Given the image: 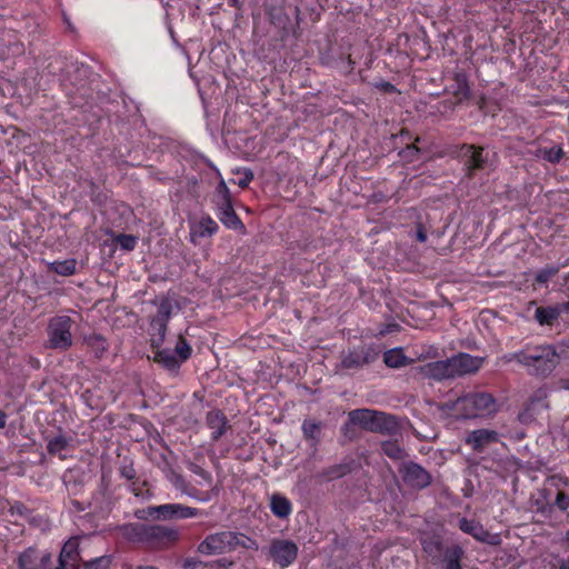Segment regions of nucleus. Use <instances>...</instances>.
Segmentation results:
<instances>
[{
  "label": "nucleus",
  "instance_id": "obj_8",
  "mask_svg": "<svg viewBox=\"0 0 569 569\" xmlns=\"http://www.w3.org/2000/svg\"><path fill=\"white\" fill-rule=\"evenodd\" d=\"M547 396L546 389L536 390L518 413V420L523 425L531 423L538 415L548 408Z\"/></svg>",
  "mask_w": 569,
  "mask_h": 569
},
{
  "label": "nucleus",
  "instance_id": "obj_22",
  "mask_svg": "<svg viewBox=\"0 0 569 569\" xmlns=\"http://www.w3.org/2000/svg\"><path fill=\"white\" fill-rule=\"evenodd\" d=\"M220 221L230 229L240 230L242 233L246 232L244 224L237 216L236 211L232 208V203H226L224 206H220Z\"/></svg>",
  "mask_w": 569,
  "mask_h": 569
},
{
  "label": "nucleus",
  "instance_id": "obj_36",
  "mask_svg": "<svg viewBox=\"0 0 569 569\" xmlns=\"http://www.w3.org/2000/svg\"><path fill=\"white\" fill-rule=\"evenodd\" d=\"M173 352L176 356H179L178 359L181 360V363L191 356V347L182 336L179 337V341Z\"/></svg>",
  "mask_w": 569,
  "mask_h": 569
},
{
  "label": "nucleus",
  "instance_id": "obj_5",
  "mask_svg": "<svg viewBox=\"0 0 569 569\" xmlns=\"http://www.w3.org/2000/svg\"><path fill=\"white\" fill-rule=\"evenodd\" d=\"M461 157L463 158L466 176L470 179L476 171L483 170L488 166V157L483 154V147L465 143L461 146Z\"/></svg>",
  "mask_w": 569,
  "mask_h": 569
},
{
  "label": "nucleus",
  "instance_id": "obj_64",
  "mask_svg": "<svg viewBox=\"0 0 569 569\" xmlns=\"http://www.w3.org/2000/svg\"><path fill=\"white\" fill-rule=\"evenodd\" d=\"M567 541L569 543V531L567 532Z\"/></svg>",
  "mask_w": 569,
  "mask_h": 569
},
{
  "label": "nucleus",
  "instance_id": "obj_48",
  "mask_svg": "<svg viewBox=\"0 0 569 569\" xmlns=\"http://www.w3.org/2000/svg\"><path fill=\"white\" fill-rule=\"evenodd\" d=\"M253 179V173L251 170H247L244 172V177L238 181V186L242 189L247 188L250 181Z\"/></svg>",
  "mask_w": 569,
  "mask_h": 569
},
{
  "label": "nucleus",
  "instance_id": "obj_55",
  "mask_svg": "<svg viewBox=\"0 0 569 569\" xmlns=\"http://www.w3.org/2000/svg\"><path fill=\"white\" fill-rule=\"evenodd\" d=\"M230 7L239 9L241 7L240 0H228Z\"/></svg>",
  "mask_w": 569,
  "mask_h": 569
},
{
  "label": "nucleus",
  "instance_id": "obj_62",
  "mask_svg": "<svg viewBox=\"0 0 569 569\" xmlns=\"http://www.w3.org/2000/svg\"><path fill=\"white\" fill-rule=\"evenodd\" d=\"M77 508L80 509V510L84 509L82 506H80V503L78 501H77Z\"/></svg>",
  "mask_w": 569,
  "mask_h": 569
},
{
  "label": "nucleus",
  "instance_id": "obj_30",
  "mask_svg": "<svg viewBox=\"0 0 569 569\" xmlns=\"http://www.w3.org/2000/svg\"><path fill=\"white\" fill-rule=\"evenodd\" d=\"M166 476H167V479L170 481V483H172V486H174L180 491L181 495H188V496L194 495L189 489V486L187 485V482L184 481L182 476L177 473L174 470L169 469L167 471Z\"/></svg>",
  "mask_w": 569,
  "mask_h": 569
},
{
  "label": "nucleus",
  "instance_id": "obj_27",
  "mask_svg": "<svg viewBox=\"0 0 569 569\" xmlns=\"http://www.w3.org/2000/svg\"><path fill=\"white\" fill-rule=\"evenodd\" d=\"M383 362L389 368H401L410 362L400 348L388 350L383 355Z\"/></svg>",
  "mask_w": 569,
  "mask_h": 569
},
{
  "label": "nucleus",
  "instance_id": "obj_21",
  "mask_svg": "<svg viewBox=\"0 0 569 569\" xmlns=\"http://www.w3.org/2000/svg\"><path fill=\"white\" fill-rule=\"evenodd\" d=\"M355 468L356 461L353 459H345L340 463L323 469L321 477L328 481L336 480L349 475Z\"/></svg>",
  "mask_w": 569,
  "mask_h": 569
},
{
  "label": "nucleus",
  "instance_id": "obj_14",
  "mask_svg": "<svg viewBox=\"0 0 569 569\" xmlns=\"http://www.w3.org/2000/svg\"><path fill=\"white\" fill-rule=\"evenodd\" d=\"M79 537L70 538L62 547L57 569H79Z\"/></svg>",
  "mask_w": 569,
  "mask_h": 569
},
{
  "label": "nucleus",
  "instance_id": "obj_49",
  "mask_svg": "<svg viewBox=\"0 0 569 569\" xmlns=\"http://www.w3.org/2000/svg\"><path fill=\"white\" fill-rule=\"evenodd\" d=\"M562 154H563V152H562L561 149H558L556 151L555 150H550L548 152V157L547 158L551 162H558L561 159Z\"/></svg>",
  "mask_w": 569,
  "mask_h": 569
},
{
  "label": "nucleus",
  "instance_id": "obj_4",
  "mask_svg": "<svg viewBox=\"0 0 569 569\" xmlns=\"http://www.w3.org/2000/svg\"><path fill=\"white\" fill-rule=\"evenodd\" d=\"M72 320L69 316H57L48 325L49 343L53 349L67 350L72 345Z\"/></svg>",
  "mask_w": 569,
  "mask_h": 569
},
{
  "label": "nucleus",
  "instance_id": "obj_24",
  "mask_svg": "<svg viewBox=\"0 0 569 569\" xmlns=\"http://www.w3.org/2000/svg\"><path fill=\"white\" fill-rule=\"evenodd\" d=\"M453 81L452 94L456 98V102L453 104L468 100L470 98V88L467 76L462 72L455 73Z\"/></svg>",
  "mask_w": 569,
  "mask_h": 569
},
{
  "label": "nucleus",
  "instance_id": "obj_52",
  "mask_svg": "<svg viewBox=\"0 0 569 569\" xmlns=\"http://www.w3.org/2000/svg\"><path fill=\"white\" fill-rule=\"evenodd\" d=\"M555 506L560 509L561 511L566 510L569 506V500H565V499H561V500H556L555 501Z\"/></svg>",
  "mask_w": 569,
  "mask_h": 569
},
{
  "label": "nucleus",
  "instance_id": "obj_56",
  "mask_svg": "<svg viewBox=\"0 0 569 569\" xmlns=\"http://www.w3.org/2000/svg\"><path fill=\"white\" fill-rule=\"evenodd\" d=\"M560 387H561L562 389L569 390V378H567V379H561V380H560Z\"/></svg>",
  "mask_w": 569,
  "mask_h": 569
},
{
  "label": "nucleus",
  "instance_id": "obj_39",
  "mask_svg": "<svg viewBox=\"0 0 569 569\" xmlns=\"http://www.w3.org/2000/svg\"><path fill=\"white\" fill-rule=\"evenodd\" d=\"M116 241L124 250H133L137 244V238L126 233L119 234Z\"/></svg>",
  "mask_w": 569,
  "mask_h": 569
},
{
  "label": "nucleus",
  "instance_id": "obj_41",
  "mask_svg": "<svg viewBox=\"0 0 569 569\" xmlns=\"http://www.w3.org/2000/svg\"><path fill=\"white\" fill-rule=\"evenodd\" d=\"M420 152V149L416 146V144H407L406 148H403L400 152H399V156L411 162V161H415L418 159V154Z\"/></svg>",
  "mask_w": 569,
  "mask_h": 569
},
{
  "label": "nucleus",
  "instance_id": "obj_32",
  "mask_svg": "<svg viewBox=\"0 0 569 569\" xmlns=\"http://www.w3.org/2000/svg\"><path fill=\"white\" fill-rule=\"evenodd\" d=\"M70 446V440L62 435H59L49 440L47 450L50 455H57L66 450Z\"/></svg>",
  "mask_w": 569,
  "mask_h": 569
},
{
  "label": "nucleus",
  "instance_id": "obj_26",
  "mask_svg": "<svg viewBox=\"0 0 569 569\" xmlns=\"http://www.w3.org/2000/svg\"><path fill=\"white\" fill-rule=\"evenodd\" d=\"M218 230V223L210 217L202 218L199 223L192 228L191 238L194 241L196 237L204 238L212 236Z\"/></svg>",
  "mask_w": 569,
  "mask_h": 569
},
{
  "label": "nucleus",
  "instance_id": "obj_15",
  "mask_svg": "<svg viewBox=\"0 0 569 569\" xmlns=\"http://www.w3.org/2000/svg\"><path fill=\"white\" fill-rule=\"evenodd\" d=\"M498 441L499 433L489 429H477L470 431L466 437V443L476 452H482L489 445Z\"/></svg>",
  "mask_w": 569,
  "mask_h": 569
},
{
  "label": "nucleus",
  "instance_id": "obj_17",
  "mask_svg": "<svg viewBox=\"0 0 569 569\" xmlns=\"http://www.w3.org/2000/svg\"><path fill=\"white\" fill-rule=\"evenodd\" d=\"M50 560V553L43 552L39 555L36 549L29 548L19 556L18 567L19 569H41Z\"/></svg>",
  "mask_w": 569,
  "mask_h": 569
},
{
  "label": "nucleus",
  "instance_id": "obj_42",
  "mask_svg": "<svg viewBox=\"0 0 569 569\" xmlns=\"http://www.w3.org/2000/svg\"><path fill=\"white\" fill-rule=\"evenodd\" d=\"M217 194L221 198L220 206H224L227 202L231 203L230 192L224 181H220L217 186Z\"/></svg>",
  "mask_w": 569,
  "mask_h": 569
},
{
  "label": "nucleus",
  "instance_id": "obj_7",
  "mask_svg": "<svg viewBox=\"0 0 569 569\" xmlns=\"http://www.w3.org/2000/svg\"><path fill=\"white\" fill-rule=\"evenodd\" d=\"M378 355L373 348L361 346L341 353V367L345 369H359L365 365L373 362Z\"/></svg>",
  "mask_w": 569,
  "mask_h": 569
},
{
  "label": "nucleus",
  "instance_id": "obj_12",
  "mask_svg": "<svg viewBox=\"0 0 569 569\" xmlns=\"http://www.w3.org/2000/svg\"><path fill=\"white\" fill-rule=\"evenodd\" d=\"M298 547L292 541L274 540L270 547V556L281 568L290 566L297 558Z\"/></svg>",
  "mask_w": 569,
  "mask_h": 569
},
{
  "label": "nucleus",
  "instance_id": "obj_61",
  "mask_svg": "<svg viewBox=\"0 0 569 569\" xmlns=\"http://www.w3.org/2000/svg\"><path fill=\"white\" fill-rule=\"evenodd\" d=\"M139 569H157V568L151 567V566H146V567H140Z\"/></svg>",
  "mask_w": 569,
  "mask_h": 569
},
{
  "label": "nucleus",
  "instance_id": "obj_19",
  "mask_svg": "<svg viewBox=\"0 0 569 569\" xmlns=\"http://www.w3.org/2000/svg\"><path fill=\"white\" fill-rule=\"evenodd\" d=\"M423 371L426 376L436 380L453 378L450 358L447 360L427 363L423 368Z\"/></svg>",
  "mask_w": 569,
  "mask_h": 569
},
{
  "label": "nucleus",
  "instance_id": "obj_47",
  "mask_svg": "<svg viewBox=\"0 0 569 569\" xmlns=\"http://www.w3.org/2000/svg\"><path fill=\"white\" fill-rule=\"evenodd\" d=\"M416 240L423 243L427 241V232L421 223L417 224Z\"/></svg>",
  "mask_w": 569,
  "mask_h": 569
},
{
  "label": "nucleus",
  "instance_id": "obj_18",
  "mask_svg": "<svg viewBox=\"0 0 569 569\" xmlns=\"http://www.w3.org/2000/svg\"><path fill=\"white\" fill-rule=\"evenodd\" d=\"M206 421L208 427L212 430V440H219L226 432L228 421L226 416L220 410H212L207 413Z\"/></svg>",
  "mask_w": 569,
  "mask_h": 569
},
{
  "label": "nucleus",
  "instance_id": "obj_29",
  "mask_svg": "<svg viewBox=\"0 0 569 569\" xmlns=\"http://www.w3.org/2000/svg\"><path fill=\"white\" fill-rule=\"evenodd\" d=\"M77 261L74 259H67L63 261H54L50 263L49 269L60 276H71L76 272Z\"/></svg>",
  "mask_w": 569,
  "mask_h": 569
},
{
  "label": "nucleus",
  "instance_id": "obj_51",
  "mask_svg": "<svg viewBox=\"0 0 569 569\" xmlns=\"http://www.w3.org/2000/svg\"><path fill=\"white\" fill-rule=\"evenodd\" d=\"M447 569H461L458 558L449 559L447 562Z\"/></svg>",
  "mask_w": 569,
  "mask_h": 569
},
{
  "label": "nucleus",
  "instance_id": "obj_37",
  "mask_svg": "<svg viewBox=\"0 0 569 569\" xmlns=\"http://www.w3.org/2000/svg\"><path fill=\"white\" fill-rule=\"evenodd\" d=\"M171 316V303L168 300L161 301L157 315L151 319L168 323Z\"/></svg>",
  "mask_w": 569,
  "mask_h": 569
},
{
  "label": "nucleus",
  "instance_id": "obj_53",
  "mask_svg": "<svg viewBox=\"0 0 569 569\" xmlns=\"http://www.w3.org/2000/svg\"><path fill=\"white\" fill-rule=\"evenodd\" d=\"M198 563H200V562L198 560H196V559H187L183 562V567L187 568V569L196 568Z\"/></svg>",
  "mask_w": 569,
  "mask_h": 569
},
{
  "label": "nucleus",
  "instance_id": "obj_63",
  "mask_svg": "<svg viewBox=\"0 0 569 569\" xmlns=\"http://www.w3.org/2000/svg\"><path fill=\"white\" fill-rule=\"evenodd\" d=\"M271 498L278 499V498H282V497L280 495H273Z\"/></svg>",
  "mask_w": 569,
  "mask_h": 569
},
{
  "label": "nucleus",
  "instance_id": "obj_6",
  "mask_svg": "<svg viewBox=\"0 0 569 569\" xmlns=\"http://www.w3.org/2000/svg\"><path fill=\"white\" fill-rule=\"evenodd\" d=\"M197 515V509L180 503H167L148 508V517L152 519H186Z\"/></svg>",
  "mask_w": 569,
  "mask_h": 569
},
{
  "label": "nucleus",
  "instance_id": "obj_13",
  "mask_svg": "<svg viewBox=\"0 0 569 569\" xmlns=\"http://www.w3.org/2000/svg\"><path fill=\"white\" fill-rule=\"evenodd\" d=\"M450 361L455 378L477 372L483 362V358L460 352L457 356L451 357Z\"/></svg>",
  "mask_w": 569,
  "mask_h": 569
},
{
  "label": "nucleus",
  "instance_id": "obj_38",
  "mask_svg": "<svg viewBox=\"0 0 569 569\" xmlns=\"http://www.w3.org/2000/svg\"><path fill=\"white\" fill-rule=\"evenodd\" d=\"M236 547H242L244 549L257 550L258 543L253 539H251L242 533H234L233 549Z\"/></svg>",
  "mask_w": 569,
  "mask_h": 569
},
{
  "label": "nucleus",
  "instance_id": "obj_33",
  "mask_svg": "<svg viewBox=\"0 0 569 569\" xmlns=\"http://www.w3.org/2000/svg\"><path fill=\"white\" fill-rule=\"evenodd\" d=\"M421 545H422L423 550L428 555H430V556L437 555L440 551V537L439 536L429 537L427 535H423L421 537Z\"/></svg>",
  "mask_w": 569,
  "mask_h": 569
},
{
  "label": "nucleus",
  "instance_id": "obj_3",
  "mask_svg": "<svg viewBox=\"0 0 569 569\" xmlns=\"http://www.w3.org/2000/svg\"><path fill=\"white\" fill-rule=\"evenodd\" d=\"M453 406L459 407L463 418H476L497 411L496 399L488 392H471L459 397Z\"/></svg>",
  "mask_w": 569,
  "mask_h": 569
},
{
  "label": "nucleus",
  "instance_id": "obj_57",
  "mask_svg": "<svg viewBox=\"0 0 569 569\" xmlns=\"http://www.w3.org/2000/svg\"><path fill=\"white\" fill-rule=\"evenodd\" d=\"M455 401H451V402H447L445 406L446 408L450 409V410H457L459 411V407L458 406H453Z\"/></svg>",
  "mask_w": 569,
  "mask_h": 569
},
{
  "label": "nucleus",
  "instance_id": "obj_60",
  "mask_svg": "<svg viewBox=\"0 0 569 569\" xmlns=\"http://www.w3.org/2000/svg\"><path fill=\"white\" fill-rule=\"evenodd\" d=\"M562 309L569 311V301L562 305Z\"/></svg>",
  "mask_w": 569,
  "mask_h": 569
},
{
  "label": "nucleus",
  "instance_id": "obj_23",
  "mask_svg": "<svg viewBox=\"0 0 569 569\" xmlns=\"http://www.w3.org/2000/svg\"><path fill=\"white\" fill-rule=\"evenodd\" d=\"M153 361L172 372L178 371L181 366V360H179L173 350L170 349L157 350L153 356Z\"/></svg>",
  "mask_w": 569,
  "mask_h": 569
},
{
  "label": "nucleus",
  "instance_id": "obj_50",
  "mask_svg": "<svg viewBox=\"0 0 569 569\" xmlns=\"http://www.w3.org/2000/svg\"><path fill=\"white\" fill-rule=\"evenodd\" d=\"M191 470H192L194 473H197V475H199L200 477H202L203 479H207V480H208V479H210L209 473H208L204 469H202L201 467H199V466H197V465H191Z\"/></svg>",
  "mask_w": 569,
  "mask_h": 569
},
{
  "label": "nucleus",
  "instance_id": "obj_31",
  "mask_svg": "<svg viewBox=\"0 0 569 569\" xmlns=\"http://www.w3.org/2000/svg\"><path fill=\"white\" fill-rule=\"evenodd\" d=\"M560 271L559 266L548 264L545 268L540 269L535 276V282L539 284L547 283L550 279H552Z\"/></svg>",
  "mask_w": 569,
  "mask_h": 569
},
{
  "label": "nucleus",
  "instance_id": "obj_20",
  "mask_svg": "<svg viewBox=\"0 0 569 569\" xmlns=\"http://www.w3.org/2000/svg\"><path fill=\"white\" fill-rule=\"evenodd\" d=\"M302 433L305 439L309 442L310 448L317 451L318 445L321 441L322 423L312 419H306L302 422Z\"/></svg>",
  "mask_w": 569,
  "mask_h": 569
},
{
  "label": "nucleus",
  "instance_id": "obj_54",
  "mask_svg": "<svg viewBox=\"0 0 569 569\" xmlns=\"http://www.w3.org/2000/svg\"><path fill=\"white\" fill-rule=\"evenodd\" d=\"M7 413L0 410V429L6 428L7 426Z\"/></svg>",
  "mask_w": 569,
  "mask_h": 569
},
{
  "label": "nucleus",
  "instance_id": "obj_59",
  "mask_svg": "<svg viewBox=\"0 0 569 569\" xmlns=\"http://www.w3.org/2000/svg\"><path fill=\"white\" fill-rule=\"evenodd\" d=\"M556 498L562 499V498H567V496L565 495V492L558 491Z\"/></svg>",
  "mask_w": 569,
  "mask_h": 569
},
{
  "label": "nucleus",
  "instance_id": "obj_58",
  "mask_svg": "<svg viewBox=\"0 0 569 569\" xmlns=\"http://www.w3.org/2000/svg\"><path fill=\"white\" fill-rule=\"evenodd\" d=\"M559 569H569V559L562 561Z\"/></svg>",
  "mask_w": 569,
  "mask_h": 569
},
{
  "label": "nucleus",
  "instance_id": "obj_11",
  "mask_svg": "<svg viewBox=\"0 0 569 569\" xmlns=\"http://www.w3.org/2000/svg\"><path fill=\"white\" fill-rule=\"evenodd\" d=\"M140 531L146 540L159 546H167L179 539L178 530L167 526H142Z\"/></svg>",
  "mask_w": 569,
  "mask_h": 569
},
{
  "label": "nucleus",
  "instance_id": "obj_10",
  "mask_svg": "<svg viewBox=\"0 0 569 569\" xmlns=\"http://www.w3.org/2000/svg\"><path fill=\"white\" fill-rule=\"evenodd\" d=\"M399 472L405 483L412 488L423 489L431 483V475L423 467L413 461L402 463Z\"/></svg>",
  "mask_w": 569,
  "mask_h": 569
},
{
  "label": "nucleus",
  "instance_id": "obj_2",
  "mask_svg": "<svg viewBox=\"0 0 569 569\" xmlns=\"http://www.w3.org/2000/svg\"><path fill=\"white\" fill-rule=\"evenodd\" d=\"M349 420L367 431L389 437L401 435L400 419L391 413L373 409H355L349 412Z\"/></svg>",
  "mask_w": 569,
  "mask_h": 569
},
{
  "label": "nucleus",
  "instance_id": "obj_43",
  "mask_svg": "<svg viewBox=\"0 0 569 569\" xmlns=\"http://www.w3.org/2000/svg\"><path fill=\"white\" fill-rule=\"evenodd\" d=\"M120 475L127 480H133L136 478V470L132 462L122 465L120 467Z\"/></svg>",
  "mask_w": 569,
  "mask_h": 569
},
{
  "label": "nucleus",
  "instance_id": "obj_44",
  "mask_svg": "<svg viewBox=\"0 0 569 569\" xmlns=\"http://www.w3.org/2000/svg\"><path fill=\"white\" fill-rule=\"evenodd\" d=\"M151 333L156 335H166L167 332V323L161 321L151 320L150 322Z\"/></svg>",
  "mask_w": 569,
  "mask_h": 569
},
{
  "label": "nucleus",
  "instance_id": "obj_28",
  "mask_svg": "<svg viewBox=\"0 0 569 569\" xmlns=\"http://www.w3.org/2000/svg\"><path fill=\"white\" fill-rule=\"evenodd\" d=\"M381 451L392 460H402L408 456L406 450L396 440L382 441Z\"/></svg>",
  "mask_w": 569,
  "mask_h": 569
},
{
  "label": "nucleus",
  "instance_id": "obj_34",
  "mask_svg": "<svg viewBox=\"0 0 569 569\" xmlns=\"http://www.w3.org/2000/svg\"><path fill=\"white\" fill-rule=\"evenodd\" d=\"M88 346L100 357L107 350V341L100 335H92L86 339Z\"/></svg>",
  "mask_w": 569,
  "mask_h": 569
},
{
  "label": "nucleus",
  "instance_id": "obj_9",
  "mask_svg": "<svg viewBox=\"0 0 569 569\" xmlns=\"http://www.w3.org/2000/svg\"><path fill=\"white\" fill-rule=\"evenodd\" d=\"M233 532L210 535L198 546V551L203 555L223 553L233 549Z\"/></svg>",
  "mask_w": 569,
  "mask_h": 569
},
{
  "label": "nucleus",
  "instance_id": "obj_16",
  "mask_svg": "<svg viewBox=\"0 0 569 569\" xmlns=\"http://www.w3.org/2000/svg\"><path fill=\"white\" fill-rule=\"evenodd\" d=\"M459 527L463 532L471 535L475 539L481 542H487L489 545H497L500 542L498 535L488 532L480 523L473 520L461 519Z\"/></svg>",
  "mask_w": 569,
  "mask_h": 569
},
{
  "label": "nucleus",
  "instance_id": "obj_46",
  "mask_svg": "<svg viewBox=\"0 0 569 569\" xmlns=\"http://www.w3.org/2000/svg\"><path fill=\"white\" fill-rule=\"evenodd\" d=\"M376 88L380 89L381 91H383L386 93L397 92L396 87L388 81H380V82L376 83Z\"/></svg>",
  "mask_w": 569,
  "mask_h": 569
},
{
  "label": "nucleus",
  "instance_id": "obj_35",
  "mask_svg": "<svg viewBox=\"0 0 569 569\" xmlns=\"http://www.w3.org/2000/svg\"><path fill=\"white\" fill-rule=\"evenodd\" d=\"M270 508L280 518H284L291 512L289 500H271Z\"/></svg>",
  "mask_w": 569,
  "mask_h": 569
},
{
  "label": "nucleus",
  "instance_id": "obj_25",
  "mask_svg": "<svg viewBox=\"0 0 569 569\" xmlns=\"http://www.w3.org/2000/svg\"><path fill=\"white\" fill-rule=\"evenodd\" d=\"M561 307H539L536 309L535 318L541 326H550L560 317Z\"/></svg>",
  "mask_w": 569,
  "mask_h": 569
},
{
  "label": "nucleus",
  "instance_id": "obj_45",
  "mask_svg": "<svg viewBox=\"0 0 569 569\" xmlns=\"http://www.w3.org/2000/svg\"><path fill=\"white\" fill-rule=\"evenodd\" d=\"M150 335H151V339H150L151 348L154 350V352L157 350H161L160 347L162 346V343L164 341L166 335H156V333H150Z\"/></svg>",
  "mask_w": 569,
  "mask_h": 569
},
{
  "label": "nucleus",
  "instance_id": "obj_1",
  "mask_svg": "<svg viewBox=\"0 0 569 569\" xmlns=\"http://www.w3.org/2000/svg\"><path fill=\"white\" fill-rule=\"evenodd\" d=\"M507 361L516 360L528 367L529 373L538 377H548L559 363V356L551 345H541L528 348L520 352L505 356Z\"/></svg>",
  "mask_w": 569,
  "mask_h": 569
},
{
  "label": "nucleus",
  "instance_id": "obj_40",
  "mask_svg": "<svg viewBox=\"0 0 569 569\" xmlns=\"http://www.w3.org/2000/svg\"><path fill=\"white\" fill-rule=\"evenodd\" d=\"M111 559L107 556L98 557L84 565V569H108Z\"/></svg>",
  "mask_w": 569,
  "mask_h": 569
}]
</instances>
